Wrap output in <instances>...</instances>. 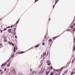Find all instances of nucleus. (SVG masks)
<instances>
[{
    "label": "nucleus",
    "instance_id": "1",
    "mask_svg": "<svg viewBox=\"0 0 75 75\" xmlns=\"http://www.w3.org/2000/svg\"><path fill=\"white\" fill-rule=\"evenodd\" d=\"M64 68H65V67H63L61 69H60L56 70V71H58V72H60V73H61V71H62V69H64Z\"/></svg>",
    "mask_w": 75,
    "mask_h": 75
},
{
    "label": "nucleus",
    "instance_id": "2",
    "mask_svg": "<svg viewBox=\"0 0 75 75\" xmlns=\"http://www.w3.org/2000/svg\"><path fill=\"white\" fill-rule=\"evenodd\" d=\"M50 69H47V71H46V75H48V74L50 73Z\"/></svg>",
    "mask_w": 75,
    "mask_h": 75
},
{
    "label": "nucleus",
    "instance_id": "3",
    "mask_svg": "<svg viewBox=\"0 0 75 75\" xmlns=\"http://www.w3.org/2000/svg\"><path fill=\"white\" fill-rule=\"evenodd\" d=\"M47 63H48L47 64L48 65H51V62L49 61V60H47Z\"/></svg>",
    "mask_w": 75,
    "mask_h": 75
},
{
    "label": "nucleus",
    "instance_id": "4",
    "mask_svg": "<svg viewBox=\"0 0 75 75\" xmlns=\"http://www.w3.org/2000/svg\"><path fill=\"white\" fill-rule=\"evenodd\" d=\"M11 63V61H10L9 63H8V64L7 65V67H8V66H9L10 65V64Z\"/></svg>",
    "mask_w": 75,
    "mask_h": 75
},
{
    "label": "nucleus",
    "instance_id": "5",
    "mask_svg": "<svg viewBox=\"0 0 75 75\" xmlns=\"http://www.w3.org/2000/svg\"><path fill=\"white\" fill-rule=\"evenodd\" d=\"M13 73L14 75H16V70H15V69H13Z\"/></svg>",
    "mask_w": 75,
    "mask_h": 75
},
{
    "label": "nucleus",
    "instance_id": "6",
    "mask_svg": "<svg viewBox=\"0 0 75 75\" xmlns=\"http://www.w3.org/2000/svg\"><path fill=\"white\" fill-rule=\"evenodd\" d=\"M25 52H18V54H23V53H24Z\"/></svg>",
    "mask_w": 75,
    "mask_h": 75
},
{
    "label": "nucleus",
    "instance_id": "7",
    "mask_svg": "<svg viewBox=\"0 0 75 75\" xmlns=\"http://www.w3.org/2000/svg\"><path fill=\"white\" fill-rule=\"evenodd\" d=\"M75 28H74L73 29H71L70 30V31H71V30H73V32H74L75 31Z\"/></svg>",
    "mask_w": 75,
    "mask_h": 75
},
{
    "label": "nucleus",
    "instance_id": "8",
    "mask_svg": "<svg viewBox=\"0 0 75 75\" xmlns=\"http://www.w3.org/2000/svg\"><path fill=\"white\" fill-rule=\"evenodd\" d=\"M40 44H39L35 46V48H38V47L39 46H40Z\"/></svg>",
    "mask_w": 75,
    "mask_h": 75
},
{
    "label": "nucleus",
    "instance_id": "9",
    "mask_svg": "<svg viewBox=\"0 0 75 75\" xmlns=\"http://www.w3.org/2000/svg\"><path fill=\"white\" fill-rule=\"evenodd\" d=\"M57 74H56L55 75H60V72H58V71H57Z\"/></svg>",
    "mask_w": 75,
    "mask_h": 75
},
{
    "label": "nucleus",
    "instance_id": "10",
    "mask_svg": "<svg viewBox=\"0 0 75 75\" xmlns=\"http://www.w3.org/2000/svg\"><path fill=\"white\" fill-rule=\"evenodd\" d=\"M8 32H9V33H11V29H9L8 30Z\"/></svg>",
    "mask_w": 75,
    "mask_h": 75
},
{
    "label": "nucleus",
    "instance_id": "11",
    "mask_svg": "<svg viewBox=\"0 0 75 75\" xmlns=\"http://www.w3.org/2000/svg\"><path fill=\"white\" fill-rule=\"evenodd\" d=\"M58 36H56L54 38H52V40H55V39H56V38H57V37H58Z\"/></svg>",
    "mask_w": 75,
    "mask_h": 75
},
{
    "label": "nucleus",
    "instance_id": "12",
    "mask_svg": "<svg viewBox=\"0 0 75 75\" xmlns=\"http://www.w3.org/2000/svg\"><path fill=\"white\" fill-rule=\"evenodd\" d=\"M54 74V73L53 72H51V73H50V75H53Z\"/></svg>",
    "mask_w": 75,
    "mask_h": 75
},
{
    "label": "nucleus",
    "instance_id": "13",
    "mask_svg": "<svg viewBox=\"0 0 75 75\" xmlns=\"http://www.w3.org/2000/svg\"><path fill=\"white\" fill-rule=\"evenodd\" d=\"M42 63H41L39 66L38 67H39V68H40V67H42Z\"/></svg>",
    "mask_w": 75,
    "mask_h": 75
},
{
    "label": "nucleus",
    "instance_id": "14",
    "mask_svg": "<svg viewBox=\"0 0 75 75\" xmlns=\"http://www.w3.org/2000/svg\"><path fill=\"white\" fill-rule=\"evenodd\" d=\"M8 44L10 45H11V44H12V42H11L9 41L8 42Z\"/></svg>",
    "mask_w": 75,
    "mask_h": 75
},
{
    "label": "nucleus",
    "instance_id": "15",
    "mask_svg": "<svg viewBox=\"0 0 75 75\" xmlns=\"http://www.w3.org/2000/svg\"><path fill=\"white\" fill-rule=\"evenodd\" d=\"M6 37L5 38V39L4 40V41H5V42H7V40L6 39Z\"/></svg>",
    "mask_w": 75,
    "mask_h": 75
},
{
    "label": "nucleus",
    "instance_id": "16",
    "mask_svg": "<svg viewBox=\"0 0 75 75\" xmlns=\"http://www.w3.org/2000/svg\"><path fill=\"white\" fill-rule=\"evenodd\" d=\"M49 69H51V70H52V66H50L49 68Z\"/></svg>",
    "mask_w": 75,
    "mask_h": 75
},
{
    "label": "nucleus",
    "instance_id": "17",
    "mask_svg": "<svg viewBox=\"0 0 75 75\" xmlns=\"http://www.w3.org/2000/svg\"><path fill=\"white\" fill-rule=\"evenodd\" d=\"M58 0H56L55 1V5H56V4H57V3H58Z\"/></svg>",
    "mask_w": 75,
    "mask_h": 75
},
{
    "label": "nucleus",
    "instance_id": "18",
    "mask_svg": "<svg viewBox=\"0 0 75 75\" xmlns=\"http://www.w3.org/2000/svg\"><path fill=\"white\" fill-rule=\"evenodd\" d=\"M75 74V72H74V71H72L71 73V75H73V74Z\"/></svg>",
    "mask_w": 75,
    "mask_h": 75
},
{
    "label": "nucleus",
    "instance_id": "19",
    "mask_svg": "<svg viewBox=\"0 0 75 75\" xmlns=\"http://www.w3.org/2000/svg\"><path fill=\"white\" fill-rule=\"evenodd\" d=\"M14 54H12V56L11 57V58H14Z\"/></svg>",
    "mask_w": 75,
    "mask_h": 75
},
{
    "label": "nucleus",
    "instance_id": "20",
    "mask_svg": "<svg viewBox=\"0 0 75 75\" xmlns=\"http://www.w3.org/2000/svg\"><path fill=\"white\" fill-rule=\"evenodd\" d=\"M11 59V58H10L7 61V62H8L10 61V60Z\"/></svg>",
    "mask_w": 75,
    "mask_h": 75
},
{
    "label": "nucleus",
    "instance_id": "21",
    "mask_svg": "<svg viewBox=\"0 0 75 75\" xmlns=\"http://www.w3.org/2000/svg\"><path fill=\"white\" fill-rule=\"evenodd\" d=\"M15 33H16V31H13L12 34H13V35H15Z\"/></svg>",
    "mask_w": 75,
    "mask_h": 75
},
{
    "label": "nucleus",
    "instance_id": "22",
    "mask_svg": "<svg viewBox=\"0 0 75 75\" xmlns=\"http://www.w3.org/2000/svg\"><path fill=\"white\" fill-rule=\"evenodd\" d=\"M13 52H16V49H15V47H14Z\"/></svg>",
    "mask_w": 75,
    "mask_h": 75
},
{
    "label": "nucleus",
    "instance_id": "23",
    "mask_svg": "<svg viewBox=\"0 0 75 75\" xmlns=\"http://www.w3.org/2000/svg\"><path fill=\"white\" fill-rule=\"evenodd\" d=\"M45 55H46V52H45L43 54V56H44Z\"/></svg>",
    "mask_w": 75,
    "mask_h": 75
},
{
    "label": "nucleus",
    "instance_id": "24",
    "mask_svg": "<svg viewBox=\"0 0 75 75\" xmlns=\"http://www.w3.org/2000/svg\"><path fill=\"white\" fill-rule=\"evenodd\" d=\"M34 71H33L31 73V75H34Z\"/></svg>",
    "mask_w": 75,
    "mask_h": 75
},
{
    "label": "nucleus",
    "instance_id": "25",
    "mask_svg": "<svg viewBox=\"0 0 75 75\" xmlns=\"http://www.w3.org/2000/svg\"><path fill=\"white\" fill-rule=\"evenodd\" d=\"M6 64H7V63L5 62L4 64H3L4 65V66H5V65H6Z\"/></svg>",
    "mask_w": 75,
    "mask_h": 75
},
{
    "label": "nucleus",
    "instance_id": "26",
    "mask_svg": "<svg viewBox=\"0 0 75 75\" xmlns=\"http://www.w3.org/2000/svg\"><path fill=\"white\" fill-rule=\"evenodd\" d=\"M67 72H68V71H67L64 72V74H66L67 73Z\"/></svg>",
    "mask_w": 75,
    "mask_h": 75
},
{
    "label": "nucleus",
    "instance_id": "27",
    "mask_svg": "<svg viewBox=\"0 0 75 75\" xmlns=\"http://www.w3.org/2000/svg\"><path fill=\"white\" fill-rule=\"evenodd\" d=\"M1 47L0 48H1V47H3V45H2V43L0 44V47H1Z\"/></svg>",
    "mask_w": 75,
    "mask_h": 75
},
{
    "label": "nucleus",
    "instance_id": "28",
    "mask_svg": "<svg viewBox=\"0 0 75 75\" xmlns=\"http://www.w3.org/2000/svg\"><path fill=\"white\" fill-rule=\"evenodd\" d=\"M75 50V46H74L73 47V51H74V50Z\"/></svg>",
    "mask_w": 75,
    "mask_h": 75
},
{
    "label": "nucleus",
    "instance_id": "29",
    "mask_svg": "<svg viewBox=\"0 0 75 75\" xmlns=\"http://www.w3.org/2000/svg\"><path fill=\"white\" fill-rule=\"evenodd\" d=\"M52 39H50L49 40V42H51V41H52Z\"/></svg>",
    "mask_w": 75,
    "mask_h": 75
},
{
    "label": "nucleus",
    "instance_id": "30",
    "mask_svg": "<svg viewBox=\"0 0 75 75\" xmlns=\"http://www.w3.org/2000/svg\"><path fill=\"white\" fill-rule=\"evenodd\" d=\"M15 47V50H17L18 49L17 48V46H16Z\"/></svg>",
    "mask_w": 75,
    "mask_h": 75
},
{
    "label": "nucleus",
    "instance_id": "31",
    "mask_svg": "<svg viewBox=\"0 0 75 75\" xmlns=\"http://www.w3.org/2000/svg\"><path fill=\"white\" fill-rule=\"evenodd\" d=\"M47 35H45V39H46V38H47Z\"/></svg>",
    "mask_w": 75,
    "mask_h": 75
},
{
    "label": "nucleus",
    "instance_id": "32",
    "mask_svg": "<svg viewBox=\"0 0 75 75\" xmlns=\"http://www.w3.org/2000/svg\"><path fill=\"white\" fill-rule=\"evenodd\" d=\"M4 71H7V69L6 68H5L4 69Z\"/></svg>",
    "mask_w": 75,
    "mask_h": 75
},
{
    "label": "nucleus",
    "instance_id": "33",
    "mask_svg": "<svg viewBox=\"0 0 75 75\" xmlns=\"http://www.w3.org/2000/svg\"><path fill=\"white\" fill-rule=\"evenodd\" d=\"M15 25H12V26H11V28H12V27H14V26H15Z\"/></svg>",
    "mask_w": 75,
    "mask_h": 75
},
{
    "label": "nucleus",
    "instance_id": "34",
    "mask_svg": "<svg viewBox=\"0 0 75 75\" xmlns=\"http://www.w3.org/2000/svg\"><path fill=\"white\" fill-rule=\"evenodd\" d=\"M69 29H67V30L66 31H69Z\"/></svg>",
    "mask_w": 75,
    "mask_h": 75
},
{
    "label": "nucleus",
    "instance_id": "35",
    "mask_svg": "<svg viewBox=\"0 0 75 75\" xmlns=\"http://www.w3.org/2000/svg\"><path fill=\"white\" fill-rule=\"evenodd\" d=\"M5 30H7V28H5L3 30V31H4Z\"/></svg>",
    "mask_w": 75,
    "mask_h": 75
},
{
    "label": "nucleus",
    "instance_id": "36",
    "mask_svg": "<svg viewBox=\"0 0 75 75\" xmlns=\"http://www.w3.org/2000/svg\"><path fill=\"white\" fill-rule=\"evenodd\" d=\"M11 27L10 26H8L6 27V28H10Z\"/></svg>",
    "mask_w": 75,
    "mask_h": 75
},
{
    "label": "nucleus",
    "instance_id": "37",
    "mask_svg": "<svg viewBox=\"0 0 75 75\" xmlns=\"http://www.w3.org/2000/svg\"><path fill=\"white\" fill-rule=\"evenodd\" d=\"M16 28H14L13 30L14 31H16Z\"/></svg>",
    "mask_w": 75,
    "mask_h": 75
},
{
    "label": "nucleus",
    "instance_id": "38",
    "mask_svg": "<svg viewBox=\"0 0 75 75\" xmlns=\"http://www.w3.org/2000/svg\"><path fill=\"white\" fill-rule=\"evenodd\" d=\"M74 43H75V38H74Z\"/></svg>",
    "mask_w": 75,
    "mask_h": 75
},
{
    "label": "nucleus",
    "instance_id": "39",
    "mask_svg": "<svg viewBox=\"0 0 75 75\" xmlns=\"http://www.w3.org/2000/svg\"><path fill=\"white\" fill-rule=\"evenodd\" d=\"M11 45H13V46H14V43H12V44H11Z\"/></svg>",
    "mask_w": 75,
    "mask_h": 75
},
{
    "label": "nucleus",
    "instance_id": "40",
    "mask_svg": "<svg viewBox=\"0 0 75 75\" xmlns=\"http://www.w3.org/2000/svg\"><path fill=\"white\" fill-rule=\"evenodd\" d=\"M74 60H73L72 61L71 63H72V64H73V63L74 62Z\"/></svg>",
    "mask_w": 75,
    "mask_h": 75
},
{
    "label": "nucleus",
    "instance_id": "41",
    "mask_svg": "<svg viewBox=\"0 0 75 75\" xmlns=\"http://www.w3.org/2000/svg\"><path fill=\"white\" fill-rule=\"evenodd\" d=\"M42 45H45V43L44 42L42 43Z\"/></svg>",
    "mask_w": 75,
    "mask_h": 75
},
{
    "label": "nucleus",
    "instance_id": "42",
    "mask_svg": "<svg viewBox=\"0 0 75 75\" xmlns=\"http://www.w3.org/2000/svg\"><path fill=\"white\" fill-rule=\"evenodd\" d=\"M4 65L3 64H2V65H1V68H2V67H4Z\"/></svg>",
    "mask_w": 75,
    "mask_h": 75
},
{
    "label": "nucleus",
    "instance_id": "43",
    "mask_svg": "<svg viewBox=\"0 0 75 75\" xmlns=\"http://www.w3.org/2000/svg\"><path fill=\"white\" fill-rule=\"evenodd\" d=\"M1 74H3V71H2L0 73Z\"/></svg>",
    "mask_w": 75,
    "mask_h": 75
},
{
    "label": "nucleus",
    "instance_id": "44",
    "mask_svg": "<svg viewBox=\"0 0 75 75\" xmlns=\"http://www.w3.org/2000/svg\"><path fill=\"white\" fill-rule=\"evenodd\" d=\"M38 1V0H35V2H37Z\"/></svg>",
    "mask_w": 75,
    "mask_h": 75
},
{
    "label": "nucleus",
    "instance_id": "45",
    "mask_svg": "<svg viewBox=\"0 0 75 75\" xmlns=\"http://www.w3.org/2000/svg\"><path fill=\"white\" fill-rule=\"evenodd\" d=\"M0 32H1V33H2V32H3V30H0Z\"/></svg>",
    "mask_w": 75,
    "mask_h": 75
},
{
    "label": "nucleus",
    "instance_id": "46",
    "mask_svg": "<svg viewBox=\"0 0 75 75\" xmlns=\"http://www.w3.org/2000/svg\"><path fill=\"white\" fill-rule=\"evenodd\" d=\"M45 40H43V42H45Z\"/></svg>",
    "mask_w": 75,
    "mask_h": 75
},
{
    "label": "nucleus",
    "instance_id": "47",
    "mask_svg": "<svg viewBox=\"0 0 75 75\" xmlns=\"http://www.w3.org/2000/svg\"><path fill=\"white\" fill-rule=\"evenodd\" d=\"M34 74H35V73H36V71H34Z\"/></svg>",
    "mask_w": 75,
    "mask_h": 75
},
{
    "label": "nucleus",
    "instance_id": "48",
    "mask_svg": "<svg viewBox=\"0 0 75 75\" xmlns=\"http://www.w3.org/2000/svg\"><path fill=\"white\" fill-rule=\"evenodd\" d=\"M15 37L16 38H17V35H15Z\"/></svg>",
    "mask_w": 75,
    "mask_h": 75
},
{
    "label": "nucleus",
    "instance_id": "49",
    "mask_svg": "<svg viewBox=\"0 0 75 75\" xmlns=\"http://www.w3.org/2000/svg\"><path fill=\"white\" fill-rule=\"evenodd\" d=\"M18 21L17 22H16V24H18Z\"/></svg>",
    "mask_w": 75,
    "mask_h": 75
},
{
    "label": "nucleus",
    "instance_id": "50",
    "mask_svg": "<svg viewBox=\"0 0 75 75\" xmlns=\"http://www.w3.org/2000/svg\"><path fill=\"white\" fill-rule=\"evenodd\" d=\"M55 7V5H54L53 6V8H54V7Z\"/></svg>",
    "mask_w": 75,
    "mask_h": 75
},
{
    "label": "nucleus",
    "instance_id": "51",
    "mask_svg": "<svg viewBox=\"0 0 75 75\" xmlns=\"http://www.w3.org/2000/svg\"><path fill=\"white\" fill-rule=\"evenodd\" d=\"M30 71H31V72H32V69H30Z\"/></svg>",
    "mask_w": 75,
    "mask_h": 75
},
{
    "label": "nucleus",
    "instance_id": "52",
    "mask_svg": "<svg viewBox=\"0 0 75 75\" xmlns=\"http://www.w3.org/2000/svg\"><path fill=\"white\" fill-rule=\"evenodd\" d=\"M49 21H50L51 20V18H50L49 19Z\"/></svg>",
    "mask_w": 75,
    "mask_h": 75
},
{
    "label": "nucleus",
    "instance_id": "53",
    "mask_svg": "<svg viewBox=\"0 0 75 75\" xmlns=\"http://www.w3.org/2000/svg\"><path fill=\"white\" fill-rule=\"evenodd\" d=\"M2 71V70H1V69H0V72H1Z\"/></svg>",
    "mask_w": 75,
    "mask_h": 75
},
{
    "label": "nucleus",
    "instance_id": "54",
    "mask_svg": "<svg viewBox=\"0 0 75 75\" xmlns=\"http://www.w3.org/2000/svg\"><path fill=\"white\" fill-rule=\"evenodd\" d=\"M15 27H17V26H16Z\"/></svg>",
    "mask_w": 75,
    "mask_h": 75
},
{
    "label": "nucleus",
    "instance_id": "55",
    "mask_svg": "<svg viewBox=\"0 0 75 75\" xmlns=\"http://www.w3.org/2000/svg\"><path fill=\"white\" fill-rule=\"evenodd\" d=\"M1 21V19H0V21Z\"/></svg>",
    "mask_w": 75,
    "mask_h": 75
},
{
    "label": "nucleus",
    "instance_id": "56",
    "mask_svg": "<svg viewBox=\"0 0 75 75\" xmlns=\"http://www.w3.org/2000/svg\"><path fill=\"white\" fill-rule=\"evenodd\" d=\"M32 48H33V47L31 48V49H32Z\"/></svg>",
    "mask_w": 75,
    "mask_h": 75
},
{
    "label": "nucleus",
    "instance_id": "57",
    "mask_svg": "<svg viewBox=\"0 0 75 75\" xmlns=\"http://www.w3.org/2000/svg\"><path fill=\"white\" fill-rule=\"evenodd\" d=\"M46 41H47V40H46Z\"/></svg>",
    "mask_w": 75,
    "mask_h": 75
},
{
    "label": "nucleus",
    "instance_id": "58",
    "mask_svg": "<svg viewBox=\"0 0 75 75\" xmlns=\"http://www.w3.org/2000/svg\"><path fill=\"white\" fill-rule=\"evenodd\" d=\"M47 54H48V53L47 54Z\"/></svg>",
    "mask_w": 75,
    "mask_h": 75
},
{
    "label": "nucleus",
    "instance_id": "59",
    "mask_svg": "<svg viewBox=\"0 0 75 75\" xmlns=\"http://www.w3.org/2000/svg\"><path fill=\"white\" fill-rule=\"evenodd\" d=\"M75 18V17H74V18Z\"/></svg>",
    "mask_w": 75,
    "mask_h": 75
}]
</instances>
